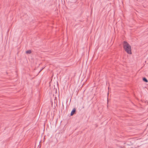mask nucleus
I'll list each match as a JSON object with an SVG mask.
<instances>
[{"instance_id": "obj_1", "label": "nucleus", "mask_w": 148, "mask_h": 148, "mask_svg": "<svg viewBox=\"0 0 148 148\" xmlns=\"http://www.w3.org/2000/svg\"><path fill=\"white\" fill-rule=\"evenodd\" d=\"M123 46L124 49L127 53L130 54H132L131 47L127 42L124 41Z\"/></svg>"}, {"instance_id": "obj_2", "label": "nucleus", "mask_w": 148, "mask_h": 148, "mask_svg": "<svg viewBox=\"0 0 148 148\" xmlns=\"http://www.w3.org/2000/svg\"><path fill=\"white\" fill-rule=\"evenodd\" d=\"M76 109L75 108H74L71 111V113L70 115L72 116L76 113Z\"/></svg>"}, {"instance_id": "obj_3", "label": "nucleus", "mask_w": 148, "mask_h": 148, "mask_svg": "<svg viewBox=\"0 0 148 148\" xmlns=\"http://www.w3.org/2000/svg\"><path fill=\"white\" fill-rule=\"evenodd\" d=\"M124 144H125V145L124 146V147L125 148H126V147H127V146L128 145H130V144L129 145L127 143H124Z\"/></svg>"}, {"instance_id": "obj_4", "label": "nucleus", "mask_w": 148, "mask_h": 148, "mask_svg": "<svg viewBox=\"0 0 148 148\" xmlns=\"http://www.w3.org/2000/svg\"><path fill=\"white\" fill-rule=\"evenodd\" d=\"M143 80L145 82H148L147 79L145 77L143 78Z\"/></svg>"}, {"instance_id": "obj_5", "label": "nucleus", "mask_w": 148, "mask_h": 148, "mask_svg": "<svg viewBox=\"0 0 148 148\" xmlns=\"http://www.w3.org/2000/svg\"><path fill=\"white\" fill-rule=\"evenodd\" d=\"M31 50H28L26 51V54H30L31 53Z\"/></svg>"}, {"instance_id": "obj_6", "label": "nucleus", "mask_w": 148, "mask_h": 148, "mask_svg": "<svg viewBox=\"0 0 148 148\" xmlns=\"http://www.w3.org/2000/svg\"><path fill=\"white\" fill-rule=\"evenodd\" d=\"M43 69V68H42V69H41V70H40V72Z\"/></svg>"}]
</instances>
